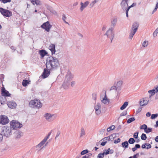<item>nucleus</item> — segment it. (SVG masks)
I'll use <instances>...</instances> for the list:
<instances>
[{"instance_id": "nucleus-39", "label": "nucleus", "mask_w": 158, "mask_h": 158, "mask_svg": "<svg viewBox=\"0 0 158 158\" xmlns=\"http://www.w3.org/2000/svg\"><path fill=\"white\" fill-rule=\"evenodd\" d=\"M141 138L142 140H145L147 138L146 135L144 133L142 134Z\"/></svg>"}, {"instance_id": "nucleus-31", "label": "nucleus", "mask_w": 158, "mask_h": 158, "mask_svg": "<svg viewBox=\"0 0 158 158\" xmlns=\"http://www.w3.org/2000/svg\"><path fill=\"white\" fill-rule=\"evenodd\" d=\"M115 127L114 125H112L110 127L108 128L107 129V132H109L111 130H112L115 129Z\"/></svg>"}, {"instance_id": "nucleus-14", "label": "nucleus", "mask_w": 158, "mask_h": 158, "mask_svg": "<svg viewBox=\"0 0 158 158\" xmlns=\"http://www.w3.org/2000/svg\"><path fill=\"white\" fill-rule=\"evenodd\" d=\"M128 1H125L124 0H122L121 3V5L122 8L124 10H126L128 7V5L127 4Z\"/></svg>"}, {"instance_id": "nucleus-33", "label": "nucleus", "mask_w": 158, "mask_h": 158, "mask_svg": "<svg viewBox=\"0 0 158 158\" xmlns=\"http://www.w3.org/2000/svg\"><path fill=\"white\" fill-rule=\"evenodd\" d=\"M109 137L110 138V140H111V141H113L114 140V138H115L116 137V134H112L109 136Z\"/></svg>"}, {"instance_id": "nucleus-19", "label": "nucleus", "mask_w": 158, "mask_h": 158, "mask_svg": "<svg viewBox=\"0 0 158 158\" xmlns=\"http://www.w3.org/2000/svg\"><path fill=\"white\" fill-rule=\"evenodd\" d=\"M1 91L2 94L3 96L5 97H8L10 96L11 95L8 91L5 89L4 87L2 89Z\"/></svg>"}, {"instance_id": "nucleus-26", "label": "nucleus", "mask_w": 158, "mask_h": 158, "mask_svg": "<svg viewBox=\"0 0 158 158\" xmlns=\"http://www.w3.org/2000/svg\"><path fill=\"white\" fill-rule=\"evenodd\" d=\"M31 3L33 4H36L37 5H41L42 4L40 0H31Z\"/></svg>"}, {"instance_id": "nucleus-30", "label": "nucleus", "mask_w": 158, "mask_h": 158, "mask_svg": "<svg viewBox=\"0 0 158 158\" xmlns=\"http://www.w3.org/2000/svg\"><path fill=\"white\" fill-rule=\"evenodd\" d=\"M128 103L127 102H125L123 105L121 107L120 109L121 110H123L126 107L128 106Z\"/></svg>"}, {"instance_id": "nucleus-28", "label": "nucleus", "mask_w": 158, "mask_h": 158, "mask_svg": "<svg viewBox=\"0 0 158 158\" xmlns=\"http://www.w3.org/2000/svg\"><path fill=\"white\" fill-rule=\"evenodd\" d=\"M85 132L84 128L83 127H81L80 131V138H81L83 136H85Z\"/></svg>"}, {"instance_id": "nucleus-17", "label": "nucleus", "mask_w": 158, "mask_h": 158, "mask_svg": "<svg viewBox=\"0 0 158 158\" xmlns=\"http://www.w3.org/2000/svg\"><path fill=\"white\" fill-rule=\"evenodd\" d=\"M158 92V86L156 85L154 88L153 89L148 91V93L151 94V95H153L156 93Z\"/></svg>"}, {"instance_id": "nucleus-60", "label": "nucleus", "mask_w": 158, "mask_h": 158, "mask_svg": "<svg viewBox=\"0 0 158 158\" xmlns=\"http://www.w3.org/2000/svg\"><path fill=\"white\" fill-rule=\"evenodd\" d=\"M46 7L48 10H51L52 7L51 6H50L49 5H47V6H46Z\"/></svg>"}, {"instance_id": "nucleus-22", "label": "nucleus", "mask_w": 158, "mask_h": 158, "mask_svg": "<svg viewBox=\"0 0 158 158\" xmlns=\"http://www.w3.org/2000/svg\"><path fill=\"white\" fill-rule=\"evenodd\" d=\"M73 78V75L72 74L69 72L67 73L65 77L66 79L70 81Z\"/></svg>"}, {"instance_id": "nucleus-50", "label": "nucleus", "mask_w": 158, "mask_h": 158, "mask_svg": "<svg viewBox=\"0 0 158 158\" xmlns=\"http://www.w3.org/2000/svg\"><path fill=\"white\" fill-rule=\"evenodd\" d=\"M138 134L139 132H138L135 133L133 135L135 139L137 138L138 137Z\"/></svg>"}, {"instance_id": "nucleus-59", "label": "nucleus", "mask_w": 158, "mask_h": 158, "mask_svg": "<svg viewBox=\"0 0 158 158\" xmlns=\"http://www.w3.org/2000/svg\"><path fill=\"white\" fill-rule=\"evenodd\" d=\"M135 147L137 148V149L138 148H139L140 147V145L139 144H136L135 145Z\"/></svg>"}, {"instance_id": "nucleus-38", "label": "nucleus", "mask_w": 158, "mask_h": 158, "mask_svg": "<svg viewBox=\"0 0 158 158\" xmlns=\"http://www.w3.org/2000/svg\"><path fill=\"white\" fill-rule=\"evenodd\" d=\"M128 142L129 143L133 144L135 143V140L133 138H131L129 139Z\"/></svg>"}, {"instance_id": "nucleus-56", "label": "nucleus", "mask_w": 158, "mask_h": 158, "mask_svg": "<svg viewBox=\"0 0 158 158\" xmlns=\"http://www.w3.org/2000/svg\"><path fill=\"white\" fill-rule=\"evenodd\" d=\"M52 130L49 133H48V135L47 136L45 137L44 138V139H46V140H47L49 138V136H50V135H51V133H52Z\"/></svg>"}, {"instance_id": "nucleus-20", "label": "nucleus", "mask_w": 158, "mask_h": 158, "mask_svg": "<svg viewBox=\"0 0 158 158\" xmlns=\"http://www.w3.org/2000/svg\"><path fill=\"white\" fill-rule=\"evenodd\" d=\"M139 26V24L137 22L134 23L132 26V31L136 32Z\"/></svg>"}, {"instance_id": "nucleus-16", "label": "nucleus", "mask_w": 158, "mask_h": 158, "mask_svg": "<svg viewBox=\"0 0 158 158\" xmlns=\"http://www.w3.org/2000/svg\"><path fill=\"white\" fill-rule=\"evenodd\" d=\"M69 81L65 79L63 84L62 85V86L65 89H68L70 85Z\"/></svg>"}, {"instance_id": "nucleus-36", "label": "nucleus", "mask_w": 158, "mask_h": 158, "mask_svg": "<svg viewBox=\"0 0 158 158\" xmlns=\"http://www.w3.org/2000/svg\"><path fill=\"white\" fill-rule=\"evenodd\" d=\"M136 32L131 30L129 36V38L131 39Z\"/></svg>"}, {"instance_id": "nucleus-62", "label": "nucleus", "mask_w": 158, "mask_h": 158, "mask_svg": "<svg viewBox=\"0 0 158 158\" xmlns=\"http://www.w3.org/2000/svg\"><path fill=\"white\" fill-rule=\"evenodd\" d=\"M78 2H76L74 3L73 4V6H77L78 4Z\"/></svg>"}, {"instance_id": "nucleus-24", "label": "nucleus", "mask_w": 158, "mask_h": 158, "mask_svg": "<svg viewBox=\"0 0 158 158\" xmlns=\"http://www.w3.org/2000/svg\"><path fill=\"white\" fill-rule=\"evenodd\" d=\"M39 53L41 56V57L43 58L48 53L45 50L42 49L39 51Z\"/></svg>"}, {"instance_id": "nucleus-27", "label": "nucleus", "mask_w": 158, "mask_h": 158, "mask_svg": "<svg viewBox=\"0 0 158 158\" xmlns=\"http://www.w3.org/2000/svg\"><path fill=\"white\" fill-rule=\"evenodd\" d=\"M123 82L122 81H119L117 82L116 84V87L117 88V90H119V92L121 90V86L122 85Z\"/></svg>"}, {"instance_id": "nucleus-21", "label": "nucleus", "mask_w": 158, "mask_h": 158, "mask_svg": "<svg viewBox=\"0 0 158 158\" xmlns=\"http://www.w3.org/2000/svg\"><path fill=\"white\" fill-rule=\"evenodd\" d=\"M49 48L52 52V55L54 54L56 52L55 50V44H51L50 45L49 47Z\"/></svg>"}, {"instance_id": "nucleus-55", "label": "nucleus", "mask_w": 158, "mask_h": 158, "mask_svg": "<svg viewBox=\"0 0 158 158\" xmlns=\"http://www.w3.org/2000/svg\"><path fill=\"white\" fill-rule=\"evenodd\" d=\"M60 133H61V132H60V131H57V134H56V137H55V139H56V138H57V137H58L59 135L60 134Z\"/></svg>"}, {"instance_id": "nucleus-23", "label": "nucleus", "mask_w": 158, "mask_h": 158, "mask_svg": "<svg viewBox=\"0 0 158 158\" xmlns=\"http://www.w3.org/2000/svg\"><path fill=\"white\" fill-rule=\"evenodd\" d=\"M110 101L109 99H108L106 97V91L105 92V96L102 100V102L105 104H108L109 103Z\"/></svg>"}, {"instance_id": "nucleus-52", "label": "nucleus", "mask_w": 158, "mask_h": 158, "mask_svg": "<svg viewBox=\"0 0 158 158\" xmlns=\"http://www.w3.org/2000/svg\"><path fill=\"white\" fill-rule=\"evenodd\" d=\"M110 137H109V136L106 137H105L104 138L103 140H104V141H106V140L110 141Z\"/></svg>"}, {"instance_id": "nucleus-18", "label": "nucleus", "mask_w": 158, "mask_h": 158, "mask_svg": "<svg viewBox=\"0 0 158 158\" xmlns=\"http://www.w3.org/2000/svg\"><path fill=\"white\" fill-rule=\"evenodd\" d=\"M7 104L8 107L12 109L15 108L17 105L15 102L12 101H10L8 102Z\"/></svg>"}, {"instance_id": "nucleus-58", "label": "nucleus", "mask_w": 158, "mask_h": 158, "mask_svg": "<svg viewBox=\"0 0 158 158\" xmlns=\"http://www.w3.org/2000/svg\"><path fill=\"white\" fill-rule=\"evenodd\" d=\"M75 84V81H72L71 82V85L72 87H73Z\"/></svg>"}, {"instance_id": "nucleus-10", "label": "nucleus", "mask_w": 158, "mask_h": 158, "mask_svg": "<svg viewBox=\"0 0 158 158\" xmlns=\"http://www.w3.org/2000/svg\"><path fill=\"white\" fill-rule=\"evenodd\" d=\"M101 105L99 103H97L95 105L94 108L95 110V114L97 115H99L101 113Z\"/></svg>"}, {"instance_id": "nucleus-12", "label": "nucleus", "mask_w": 158, "mask_h": 158, "mask_svg": "<svg viewBox=\"0 0 158 158\" xmlns=\"http://www.w3.org/2000/svg\"><path fill=\"white\" fill-rule=\"evenodd\" d=\"M117 21V17H114L111 20V25L110 26V28L114 29L116 25Z\"/></svg>"}, {"instance_id": "nucleus-51", "label": "nucleus", "mask_w": 158, "mask_h": 158, "mask_svg": "<svg viewBox=\"0 0 158 158\" xmlns=\"http://www.w3.org/2000/svg\"><path fill=\"white\" fill-rule=\"evenodd\" d=\"M97 98V95L96 94L94 93L93 94V99L94 100H96Z\"/></svg>"}, {"instance_id": "nucleus-5", "label": "nucleus", "mask_w": 158, "mask_h": 158, "mask_svg": "<svg viewBox=\"0 0 158 158\" xmlns=\"http://www.w3.org/2000/svg\"><path fill=\"white\" fill-rule=\"evenodd\" d=\"M10 123L11 128L13 129H16L18 128H20L23 126L22 124L14 120H12V122H10Z\"/></svg>"}, {"instance_id": "nucleus-2", "label": "nucleus", "mask_w": 158, "mask_h": 158, "mask_svg": "<svg viewBox=\"0 0 158 158\" xmlns=\"http://www.w3.org/2000/svg\"><path fill=\"white\" fill-rule=\"evenodd\" d=\"M44 116L47 121L51 122L53 121L56 118L57 115L56 114H52L47 113L44 114Z\"/></svg>"}, {"instance_id": "nucleus-34", "label": "nucleus", "mask_w": 158, "mask_h": 158, "mask_svg": "<svg viewBox=\"0 0 158 158\" xmlns=\"http://www.w3.org/2000/svg\"><path fill=\"white\" fill-rule=\"evenodd\" d=\"M21 132L19 131H17L15 133L16 137L17 138H19L21 137Z\"/></svg>"}, {"instance_id": "nucleus-13", "label": "nucleus", "mask_w": 158, "mask_h": 158, "mask_svg": "<svg viewBox=\"0 0 158 158\" xmlns=\"http://www.w3.org/2000/svg\"><path fill=\"white\" fill-rule=\"evenodd\" d=\"M50 70L46 68L44 69V71L42 75L43 78H45L49 76L50 73Z\"/></svg>"}, {"instance_id": "nucleus-44", "label": "nucleus", "mask_w": 158, "mask_h": 158, "mask_svg": "<svg viewBox=\"0 0 158 158\" xmlns=\"http://www.w3.org/2000/svg\"><path fill=\"white\" fill-rule=\"evenodd\" d=\"M158 116V114H153L151 115V118L152 119H154L155 118L157 117Z\"/></svg>"}, {"instance_id": "nucleus-6", "label": "nucleus", "mask_w": 158, "mask_h": 158, "mask_svg": "<svg viewBox=\"0 0 158 158\" xmlns=\"http://www.w3.org/2000/svg\"><path fill=\"white\" fill-rule=\"evenodd\" d=\"M0 12L4 16L10 17L12 15V12L8 10L0 8Z\"/></svg>"}, {"instance_id": "nucleus-63", "label": "nucleus", "mask_w": 158, "mask_h": 158, "mask_svg": "<svg viewBox=\"0 0 158 158\" xmlns=\"http://www.w3.org/2000/svg\"><path fill=\"white\" fill-rule=\"evenodd\" d=\"M139 155V153H137L135 155H134L133 156V158H137V156H138Z\"/></svg>"}, {"instance_id": "nucleus-64", "label": "nucleus", "mask_w": 158, "mask_h": 158, "mask_svg": "<svg viewBox=\"0 0 158 158\" xmlns=\"http://www.w3.org/2000/svg\"><path fill=\"white\" fill-rule=\"evenodd\" d=\"M156 124L155 125V127H158V121H157L156 122Z\"/></svg>"}, {"instance_id": "nucleus-8", "label": "nucleus", "mask_w": 158, "mask_h": 158, "mask_svg": "<svg viewBox=\"0 0 158 158\" xmlns=\"http://www.w3.org/2000/svg\"><path fill=\"white\" fill-rule=\"evenodd\" d=\"M41 27L45 29V30L47 32H49L50 29L52 27V25H50L49 22L48 21L45 23H44L42 25H41Z\"/></svg>"}, {"instance_id": "nucleus-54", "label": "nucleus", "mask_w": 158, "mask_h": 158, "mask_svg": "<svg viewBox=\"0 0 158 158\" xmlns=\"http://www.w3.org/2000/svg\"><path fill=\"white\" fill-rule=\"evenodd\" d=\"M120 140H121L119 138H118L117 139V140H114V143H118L120 142Z\"/></svg>"}, {"instance_id": "nucleus-53", "label": "nucleus", "mask_w": 158, "mask_h": 158, "mask_svg": "<svg viewBox=\"0 0 158 158\" xmlns=\"http://www.w3.org/2000/svg\"><path fill=\"white\" fill-rule=\"evenodd\" d=\"M158 33L157 31L156 30L153 33V35L154 37H156L157 35V34Z\"/></svg>"}, {"instance_id": "nucleus-35", "label": "nucleus", "mask_w": 158, "mask_h": 158, "mask_svg": "<svg viewBox=\"0 0 158 158\" xmlns=\"http://www.w3.org/2000/svg\"><path fill=\"white\" fill-rule=\"evenodd\" d=\"M135 120V118L134 117L131 118L127 120V123H130Z\"/></svg>"}, {"instance_id": "nucleus-15", "label": "nucleus", "mask_w": 158, "mask_h": 158, "mask_svg": "<svg viewBox=\"0 0 158 158\" xmlns=\"http://www.w3.org/2000/svg\"><path fill=\"white\" fill-rule=\"evenodd\" d=\"M89 2L88 1L85 2L84 3L82 2H81L80 4L81 6L80 7V10L82 11L83 10L89 5Z\"/></svg>"}, {"instance_id": "nucleus-37", "label": "nucleus", "mask_w": 158, "mask_h": 158, "mask_svg": "<svg viewBox=\"0 0 158 158\" xmlns=\"http://www.w3.org/2000/svg\"><path fill=\"white\" fill-rule=\"evenodd\" d=\"M117 87L116 86H113L111 87L110 89V91H111V90H115L117 92V93H118V92H119V90H117Z\"/></svg>"}, {"instance_id": "nucleus-49", "label": "nucleus", "mask_w": 158, "mask_h": 158, "mask_svg": "<svg viewBox=\"0 0 158 158\" xmlns=\"http://www.w3.org/2000/svg\"><path fill=\"white\" fill-rule=\"evenodd\" d=\"M66 18L64 15V14H63L62 15V19L64 22L66 23H68L66 22L65 20V19H66Z\"/></svg>"}, {"instance_id": "nucleus-7", "label": "nucleus", "mask_w": 158, "mask_h": 158, "mask_svg": "<svg viewBox=\"0 0 158 158\" xmlns=\"http://www.w3.org/2000/svg\"><path fill=\"white\" fill-rule=\"evenodd\" d=\"M113 29L109 28L104 35H106L107 37L110 40L111 43L112 42V40L114 37V34L113 31Z\"/></svg>"}, {"instance_id": "nucleus-48", "label": "nucleus", "mask_w": 158, "mask_h": 158, "mask_svg": "<svg viewBox=\"0 0 158 158\" xmlns=\"http://www.w3.org/2000/svg\"><path fill=\"white\" fill-rule=\"evenodd\" d=\"M127 114V111H123L122 113L120 114V116H125V115H126Z\"/></svg>"}, {"instance_id": "nucleus-57", "label": "nucleus", "mask_w": 158, "mask_h": 158, "mask_svg": "<svg viewBox=\"0 0 158 158\" xmlns=\"http://www.w3.org/2000/svg\"><path fill=\"white\" fill-rule=\"evenodd\" d=\"M145 144H146V146H148V147L146 148L147 149H148L150 148H151L152 147L151 145L149 143H145Z\"/></svg>"}, {"instance_id": "nucleus-46", "label": "nucleus", "mask_w": 158, "mask_h": 158, "mask_svg": "<svg viewBox=\"0 0 158 158\" xmlns=\"http://www.w3.org/2000/svg\"><path fill=\"white\" fill-rule=\"evenodd\" d=\"M110 148H109L107 150H105L106 152H103V153H104V155H106L109 154H110Z\"/></svg>"}, {"instance_id": "nucleus-40", "label": "nucleus", "mask_w": 158, "mask_h": 158, "mask_svg": "<svg viewBox=\"0 0 158 158\" xmlns=\"http://www.w3.org/2000/svg\"><path fill=\"white\" fill-rule=\"evenodd\" d=\"M140 129H143L144 130V131L145 130H146L147 128V126L146 125L144 124L142 125H141L140 127Z\"/></svg>"}, {"instance_id": "nucleus-42", "label": "nucleus", "mask_w": 158, "mask_h": 158, "mask_svg": "<svg viewBox=\"0 0 158 158\" xmlns=\"http://www.w3.org/2000/svg\"><path fill=\"white\" fill-rule=\"evenodd\" d=\"M152 131V128H151L148 127L145 130V132L146 133H148L149 132H151Z\"/></svg>"}, {"instance_id": "nucleus-1", "label": "nucleus", "mask_w": 158, "mask_h": 158, "mask_svg": "<svg viewBox=\"0 0 158 158\" xmlns=\"http://www.w3.org/2000/svg\"><path fill=\"white\" fill-rule=\"evenodd\" d=\"M60 66L58 58L55 56H50L46 60V66L49 70H54L57 69Z\"/></svg>"}, {"instance_id": "nucleus-29", "label": "nucleus", "mask_w": 158, "mask_h": 158, "mask_svg": "<svg viewBox=\"0 0 158 158\" xmlns=\"http://www.w3.org/2000/svg\"><path fill=\"white\" fill-rule=\"evenodd\" d=\"M128 142L127 141H124L122 143V145L123 147L125 148H128Z\"/></svg>"}, {"instance_id": "nucleus-4", "label": "nucleus", "mask_w": 158, "mask_h": 158, "mask_svg": "<svg viewBox=\"0 0 158 158\" xmlns=\"http://www.w3.org/2000/svg\"><path fill=\"white\" fill-rule=\"evenodd\" d=\"M11 127H10L4 126L2 127L1 132L2 135L8 137L11 134Z\"/></svg>"}, {"instance_id": "nucleus-9", "label": "nucleus", "mask_w": 158, "mask_h": 158, "mask_svg": "<svg viewBox=\"0 0 158 158\" xmlns=\"http://www.w3.org/2000/svg\"><path fill=\"white\" fill-rule=\"evenodd\" d=\"M9 119L7 116L2 115L0 118V123L3 125L9 123Z\"/></svg>"}, {"instance_id": "nucleus-3", "label": "nucleus", "mask_w": 158, "mask_h": 158, "mask_svg": "<svg viewBox=\"0 0 158 158\" xmlns=\"http://www.w3.org/2000/svg\"><path fill=\"white\" fill-rule=\"evenodd\" d=\"M29 105L32 108H39L42 106V104L40 100H34L30 102Z\"/></svg>"}, {"instance_id": "nucleus-32", "label": "nucleus", "mask_w": 158, "mask_h": 158, "mask_svg": "<svg viewBox=\"0 0 158 158\" xmlns=\"http://www.w3.org/2000/svg\"><path fill=\"white\" fill-rule=\"evenodd\" d=\"M29 83V82L27 80H23L22 82V85L24 86H26Z\"/></svg>"}, {"instance_id": "nucleus-61", "label": "nucleus", "mask_w": 158, "mask_h": 158, "mask_svg": "<svg viewBox=\"0 0 158 158\" xmlns=\"http://www.w3.org/2000/svg\"><path fill=\"white\" fill-rule=\"evenodd\" d=\"M106 143H107L106 141H105L104 142H102L101 143V145L102 146H104L105 145V144Z\"/></svg>"}, {"instance_id": "nucleus-45", "label": "nucleus", "mask_w": 158, "mask_h": 158, "mask_svg": "<svg viewBox=\"0 0 158 158\" xmlns=\"http://www.w3.org/2000/svg\"><path fill=\"white\" fill-rule=\"evenodd\" d=\"M104 153H100L98 154V158H103L104 157Z\"/></svg>"}, {"instance_id": "nucleus-11", "label": "nucleus", "mask_w": 158, "mask_h": 158, "mask_svg": "<svg viewBox=\"0 0 158 158\" xmlns=\"http://www.w3.org/2000/svg\"><path fill=\"white\" fill-rule=\"evenodd\" d=\"M149 100V99L148 98H143L141 99L139 104L141 106H145L148 103Z\"/></svg>"}, {"instance_id": "nucleus-47", "label": "nucleus", "mask_w": 158, "mask_h": 158, "mask_svg": "<svg viewBox=\"0 0 158 158\" xmlns=\"http://www.w3.org/2000/svg\"><path fill=\"white\" fill-rule=\"evenodd\" d=\"M0 1L4 3H5L7 2H11V0H0Z\"/></svg>"}, {"instance_id": "nucleus-25", "label": "nucleus", "mask_w": 158, "mask_h": 158, "mask_svg": "<svg viewBox=\"0 0 158 158\" xmlns=\"http://www.w3.org/2000/svg\"><path fill=\"white\" fill-rule=\"evenodd\" d=\"M46 141L47 140L46 139H45L44 138V139L39 144L36 146V148H40L44 144Z\"/></svg>"}, {"instance_id": "nucleus-43", "label": "nucleus", "mask_w": 158, "mask_h": 158, "mask_svg": "<svg viewBox=\"0 0 158 158\" xmlns=\"http://www.w3.org/2000/svg\"><path fill=\"white\" fill-rule=\"evenodd\" d=\"M148 41H145L143 42L142 46L144 47H146L148 46Z\"/></svg>"}, {"instance_id": "nucleus-41", "label": "nucleus", "mask_w": 158, "mask_h": 158, "mask_svg": "<svg viewBox=\"0 0 158 158\" xmlns=\"http://www.w3.org/2000/svg\"><path fill=\"white\" fill-rule=\"evenodd\" d=\"M89 151L87 149H85V150H84L82 151L81 152V154L82 155H85V154H86V153H88Z\"/></svg>"}]
</instances>
